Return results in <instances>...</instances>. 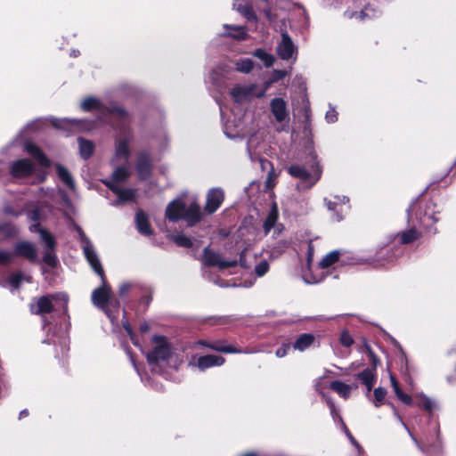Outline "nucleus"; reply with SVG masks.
Listing matches in <instances>:
<instances>
[{"mask_svg": "<svg viewBox=\"0 0 456 456\" xmlns=\"http://www.w3.org/2000/svg\"><path fill=\"white\" fill-rule=\"evenodd\" d=\"M123 327L126 330V331L127 332V334L130 336L131 339L133 340L134 339V333H133L132 328L129 325L127 321L123 322Z\"/></svg>", "mask_w": 456, "mask_h": 456, "instance_id": "obj_62", "label": "nucleus"}, {"mask_svg": "<svg viewBox=\"0 0 456 456\" xmlns=\"http://www.w3.org/2000/svg\"><path fill=\"white\" fill-rule=\"evenodd\" d=\"M340 343L346 346L350 347L354 344V339L348 331L343 330L340 334Z\"/></svg>", "mask_w": 456, "mask_h": 456, "instance_id": "obj_50", "label": "nucleus"}, {"mask_svg": "<svg viewBox=\"0 0 456 456\" xmlns=\"http://www.w3.org/2000/svg\"><path fill=\"white\" fill-rule=\"evenodd\" d=\"M22 281H23V275L21 273H14L10 274L8 277V282L14 289H17L20 288Z\"/></svg>", "mask_w": 456, "mask_h": 456, "instance_id": "obj_45", "label": "nucleus"}, {"mask_svg": "<svg viewBox=\"0 0 456 456\" xmlns=\"http://www.w3.org/2000/svg\"><path fill=\"white\" fill-rule=\"evenodd\" d=\"M303 278L306 283L314 284L321 282L324 279V274L323 273L320 275L308 274L306 271H304Z\"/></svg>", "mask_w": 456, "mask_h": 456, "instance_id": "obj_47", "label": "nucleus"}, {"mask_svg": "<svg viewBox=\"0 0 456 456\" xmlns=\"http://www.w3.org/2000/svg\"><path fill=\"white\" fill-rule=\"evenodd\" d=\"M77 142L79 146L80 156L84 159H88L94 153V144L93 143V142L84 139L82 137H79L77 139Z\"/></svg>", "mask_w": 456, "mask_h": 456, "instance_id": "obj_34", "label": "nucleus"}, {"mask_svg": "<svg viewBox=\"0 0 456 456\" xmlns=\"http://www.w3.org/2000/svg\"><path fill=\"white\" fill-rule=\"evenodd\" d=\"M286 76H287L286 70L275 69L273 71V80L274 81L283 79Z\"/></svg>", "mask_w": 456, "mask_h": 456, "instance_id": "obj_60", "label": "nucleus"}, {"mask_svg": "<svg viewBox=\"0 0 456 456\" xmlns=\"http://www.w3.org/2000/svg\"><path fill=\"white\" fill-rule=\"evenodd\" d=\"M106 186L110 188L118 197L113 205H119L128 201H132L135 197V191L133 189H124L120 184L112 182L106 183Z\"/></svg>", "mask_w": 456, "mask_h": 456, "instance_id": "obj_24", "label": "nucleus"}, {"mask_svg": "<svg viewBox=\"0 0 456 456\" xmlns=\"http://www.w3.org/2000/svg\"><path fill=\"white\" fill-rule=\"evenodd\" d=\"M417 397H418V403H417L418 406L421 407L425 411L431 412L434 409H436V403L431 398L427 396L426 395L419 394V395H418Z\"/></svg>", "mask_w": 456, "mask_h": 456, "instance_id": "obj_40", "label": "nucleus"}, {"mask_svg": "<svg viewBox=\"0 0 456 456\" xmlns=\"http://www.w3.org/2000/svg\"><path fill=\"white\" fill-rule=\"evenodd\" d=\"M68 296L65 293H55L40 297L30 305L33 314L42 315L43 328L45 329L50 322L45 316L46 314H57L64 318L68 313Z\"/></svg>", "mask_w": 456, "mask_h": 456, "instance_id": "obj_5", "label": "nucleus"}, {"mask_svg": "<svg viewBox=\"0 0 456 456\" xmlns=\"http://www.w3.org/2000/svg\"><path fill=\"white\" fill-rule=\"evenodd\" d=\"M325 119L328 123H334L338 120V112L335 109L331 108L326 112Z\"/></svg>", "mask_w": 456, "mask_h": 456, "instance_id": "obj_53", "label": "nucleus"}, {"mask_svg": "<svg viewBox=\"0 0 456 456\" xmlns=\"http://www.w3.org/2000/svg\"><path fill=\"white\" fill-rule=\"evenodd\" d=\"M330 387L337 392L341 397L346 399L349 397L352 387L339 380H334L330 384Z\"/></svg>", "mask_w": 456, "mask_h": 456, "instance_id": "obj_36", "label": "nucleus"}, {"mask_svg": "<svg viewBox=\"0 0 456 456\" xmlns=\"http://www.w3.org/2000/svg\"><path fill=\"white\" fill-rule=\"evenodd\" d=\"M288 173L294 178L300 180L297 184V189L309 190L322 177V169L318 162L317 154L314 151H310L309 160L306 165L293 164L288 167Z\"/></svg>", "mask_w": 456, "mask_h": 456, "instance_id": "obj_4", "label": "nucleus"}, {"mask_svg": "<svg viewBox=\"0 0 456 456\" xmlns=\"http://www.w3.org/2000/svg\"><path fill=\"white\" fill-rule=\"evenodd\" d=\"M55 169L61 182L69 190L74 191L76 188L75 181L70 172L62 165L56 164Z\"/></svg>", "mask_w": 456, "mask_h": 456, "instance_id": "obj_30", "label": "nucleus"}, {"mask_svg": "<svg viewBox=\"0 0 456 456\" xmlns=\"http://www.w3.org/2000/svg\"><path fill=\"white\" fill-rule=\"evenodd\" d=\"M14 254L8 250H0V265H8L13 259Z\"/></svg>", "mask_w": 456, "mask_h": 456, "instance_id": "obj_51", "label": "nucleus"}, {"mask_svg": "<svg viewBox=\"0 0 456 456\" xmlns=\"http://www.w3.org/2000/svg\"><path fill=\"white\" fill-rule=\"evenodd\" d=\"M314 342V336L310 333H303L297 337V338L293 343V348L295 350H298L303 352L309 348L312 344Z\"/></svg>", "mask_w": 456, "mask_h": 456, "instance_id": "obj_32", "label": "nucleus"}, {"mask_svg": "<svg viewBox=\"0 0 456 456\" xmlns=\"http://www.w3.org/2000/svg\"><path fill=\"white\" fill-rule=\"evenodd\" d=\"M387 395V390L381 387L374 389L375 406L379 407V403L383 402Z\"/></svg>", "mask_w": 456, "mask_h": 456, "instance_id": "obj_49", "label": "nucleus"}, {"mask_svg": "<svg viewBox=\"0 0 456 456\" xmlns=\"http://www.w3.org/2000/svg\"><path fill=\"white\" fill-rule=\"evenodd\" d=\"M254 57L263 61L266 68L272 67L275 61V58L273 54L267 53L263 48H258L252 53Z\"/></svg>", "mask_w": 456, "mask_h": 456, "instance_id": "obj_37", "label": "nucleus"}, {"mask_svg": "<svg viewBox=\"0 0 456 456\" xmlns=\"http://www.w3.org/2000/svg\"><path fill=\"white\" fill-rule=\"evenodd\" d=\"M224 28L227 31L222 37H231L235 40L243 41L248 38V29L244 26L224 24Z\"/></svg>", "mask_w": 456, "mask_h": 456, "instance_id": "obj_26", "label": "nucleus"}, {"mask_svg": "<svg viewBox=\"0 0 456 456\" xmlns=\"http://www.w3.org/2000/svg\"><path fill=\"white\" fill-rule=\"evenodd\" d=\"M43 262L49 267H55L58 264L55 249H45L43 255Z\"/></svg>", "mask_w": 456, "mask_h": 456, "instance_id": "obj_43", "label": "nucleus"}, {"mask_svg": "<svg viewBox=\"0 0 456 456\" xmlns=\"http://www.w3.org/2000/svg\"><path fill=\"white\" fill-rule=\"evenodd\" d=\"M224 200V192L221 188H212L207 194L205 211L208 214L216 212Z\"/></svg>", "mask_w": 456, "mask_h": 456, "instance_id": "obj_21", "label": "nucleus"}, {"mask_svg": "<svg viewBox=\"0 0 456 456\" xmlns=\"http://www.w3.org/2000/svg\"><path fill=\"white\" fill-rule=\"evenodd\" d=\"M397 398L402 401L403 403L407 404V405H411L412 403V399L410 395H408L407 394L403 393V391L400 392V393H397Z\"/></svg>", "mask_w": 456, "mask_h": 456, "instance_id": "obj_58", "label": "nucleus"}, {"mask_svg": "<svg viewBox=\"0 0 456 456\" xmlns=\"http://www.w3.org/2000/svg\"><path fill=\"white\" fill-rule=\"evenodd\" d=\"M281 39L276 45V53L283 61H295L297 56V46L286 30L281 33Z\"/></svg>", "mask_w": 456, "mask_h": 456, "instance_id": "obj_13", "label": "nucleus"}, {"mask_svg": "<svg viewBox=\"0 0 456 456\" xmlns=\"http://www.w3.org/2000/svg\"><path fill=\"white\" fill-rule=\"evenodd\" d=\"M152 163L151 155L146 151L137 154L136 171L141 180L149 178L151 175Z\"/></svg>", "mask_w": 456, "mask_h": 456, "instance_id": "obj_22", "label": "nucleus"}, {"mask_svg": "<svg viewBox=\"0 0 456 456\" xmlns=\"http://www.w3.org/2000/svg\"><path fill=\"white\" fill-rule=\"evenodd\" d=\"M109 112L112 121L111 126L118 134L115 142V159H120L127 163L131 156L129 145L134 140L131 117L123 108H115Z\"/></svg>", "mask_w": 456, "mask_h": 456, "instance_id": "obj_3", "label": "nucleus"}, {"mask_svg": "<svg viewBox=\"0 0 456 456\" xmlns=\"http://www.w3.org/2000/svg\"><path fill=\"white\" fill-rule=\"evenodd\" d=\"M131 288V283H128V282H124L122 284H120L119 288H118V295L120 297H124L126 292L130 289Z\"/></svg>", "mask_w": 456, "mask_h": 456, "instance_id": "obj_59", "label": "nucleus"}, {"mask_svg": "<svg viewBox=\"0 0 456 456\" xmlns=\"http://www.w3.org/2000/svg\"><path fill=\"white\" fill-rule=\"evenodd\" d=\"M342 429L345 432L346 436L348 437L350 442L353 445H354L358 450L362 449L361 445L358 444V442L354 439V437L352 436L348 428H346V424L342 422Z\"/></svg>", "mask_w": 456, "mask_h": 456, "instance_id": "obj_52", "label": "nucleus"}, {"mask_svg": "<svg viewBox=\"0 0 456 456\" xmlns=\"http://www.w3.org/2000/svg\"><path fill=\"white\" fill-rule=\"evenodd\" d=\"M269 270V263L266 260L260 261L256 266H255V273L258 277L264 276Z\"/></svg>", "mask_w": 456, "mask_h": 456, "instance_id": "obj_48", "label": "nucleus"}, {"mask_svg": "<svg viewBox=\"0 0 456 456\" xmlns=\"http://www.w3.org/2000/svg\"><path fill=\"white\" fill-rule=\"evenodd\" d=\"M115 108H120L119 106H114L111 108H102V105L99 99L95 97H87L81 102V109L85 111H90L96 110L100 112V119L102 123H109L112 125V121L110 116V110Z\"/></svg>", "mask_w": 456, "mask_h": 456, "instance_id": "obj_18", "label": "nucleus"}, {"mask_svg": "<svg viewBox=\"0 0 456 456\" xmlns=\"http://www.w3.org/2000/svg\"><path fill=\"white\" fill-rule=\"evenodd\" d=\"M15 255L24 256L31 262L37 261V251L28 241H20L15 245Z\"/></svg>", "mask_w": 456, "mask_h": 456, "instance_id": "obj_25", "label": "nucleus"}, {"mask_svg": "<svg viewBox=\"0 0 456 456\" xmlns=\"http://www.w3.org/2000/svg\"><path fill=\"white\" fill-rule=\"evenodd\" d=\"M394 415L398 419L400 424L403 427V428L408 432L409 436H411L414 444L421 452H423L428 456H436L440 453L441 444L439 440V425L437 422H434L431 424V438H427L426 443L421 444L413 436L408 426L403 420L402 417L395 411H394Z\"/></svg>", "mask_w": 456, "mask_h": 456, "instance_id": "obj_9", "label": "nucleus"}, {"mask_svg": "<svg viewBox=\"0 0 456 456\" xmlns=\"http://www.w3.org/2000/svg\"><path fill=\"white\" fill-rule=\"evenodd\" d=\"M225 362V359L220 355L207 354L200 356L199 358L191 359L188 365L191 368H198L200 370L204 371L208 368L222 366Z\"/></svg>", "mask_w": 456, "mask_h": 456, "instance_id": "obj_19", "label": "nucleus"}, {"mask_svg": "<svg viewBox=\"0 0 456 456\" xmlns=\"http://www.w3.org/2000/svg\"><path fill=\"white\" fill-rule=\"evenodd\" d=\"M432 201H425L423 200L417 199L407 209L408 223L412 227L405 232L398 233L395 236V239H398L400 244H409L419 237V232L416 230V226H423L427 230L432 232L430 221L435 224L438 222V218L435 216V212L431 211L434 207ZM433 232H436V229L433 230Z\"/></svg>", "mask_w": 456, "mask_h": 456, "instance_id": "obj_1", "label": "nucleus"}, {"mask_svg": "<svg viewBox=\"0 0 456 456\" xmlns=\"http://www.w3.org/2000/svg\"><path fill=\"white\" fill-rule=\"evenodd\" d=\"M356 377L363 385H365L367 394H369L371 391L376 380V373L374 372V370L366 368L358 373Z\"/></svg>", "mask_w": 456, "mask_h": 456, "instance_id": "obj_31", "label": "nucleus"}, {"mask_svg": "<svg viewBox=\"0 0 456 456\" xmlns=\"http://www.w3.org/2000/svg\"><path fill=\"white\" fill-rule=\"evenodd\" d=\"M270 110L278 123H283L289 118L287 102L282 98H273L270 102Z\"/></svg>", "mask_w": 456, "mask_h": 456, "instance_id": "obj_23", "label": "nucleus"}, {"mask_svg": "<svg viewBox=\"0 0 456 456\" xmlns=\"http://www.w3.org/2000/svg\"><path fill=\"white\" fill-rule=\"evenodd\" d=\"M76 231L78 235V240L80 246L82 248L84 256L87 262L89 263L94 273L100 276V278H103L104 271L102 265V263L99 259L98 254L94 248V244L90 240V239L86 235L80 226H76Z\"/></svg>", "mask_w": 456, "mask_h": 456, "instance_id": "obj_11", "label": "nucleus"}, {"mask_svg": "<svg viewBox=\"0 0 456 456\" xmlns=\"http://www.w3.org/2000/svg\"><path fill=\"white\" fill-rule=\"evenodd\" d=\"M28 217L30 221L35 222L34 224H38L37 221L40 219V210L35 208L28 212Z\"/></svg>", "mask_w": 456, "mask_h": 456, "instance_id": "obj_57", "label": "nucleus"}, {"mask_svg": "<svg viewBox=\"0 0 456 456\" xmlns=\"http://www.w3.org/2000/svg\"><path fill=\"white\" fill-rule=\"evenodd\" d=\"M278 219V212L277 209L274 208H273L268 216H266L265 222H264V230L265 234H267L274 226L275 223Z\"/></svg>", "mask_w": 456, "mask_h": 456, "instance_id": "obj_41", "label": "nucleus"}, {"mask_svg": "<svg viewBox=\"0 0 456 456\" xmlns=\"http://www.w3.org/2000/svg\"><path fill=\"white\" fill-rule=\"evenodd\" d=\"M380 12L379 10H376L375 8L371 7L370 5L365 6L363 10H362L360 12L354 13L355 17L360 20H365L372 19L377 16H379Z\"/></svg>", "mask_w": 456, "mask_h": 456, "instance_id": "obj_42", "label": "nucleus"}, {"mask_svg": "<svg viewBox=\"0 0 456 456\" xmlns=\"http://www.w3.org/2000/svg\"><path fill=\"white\" fill-rule=\"evenodd\" d=\"M306 268L310 270V265L314 256V246L312 242H309L307 245V254H306Z\"/></svg>", "mask_w": 456, "mask_h": 456, "instance_id": "obj_54", "label": "nucleus"}, {"mask_svg": "<svg viewBox=\"0 0 456 456\" xmlns=\"http://www.w3.org/2000/svg\"><path fill=\"white\" fill-rule=\"evenodd\" d=\"M29 231L31 232H38L40 234V238L45 244L46 249H55L57 243L53 235L47 230L40 227L39 224H30Z\"/></svg>", "mask_w": 456, "mask_h": 456, "instance_id": "obj_27", "label": "nucleus"}, {"mask_svg": "<svg viewBox=\"0 0 456 456\" xmlns=\"http://www.w3.org/2000/svg\"><path fill=\"white\" fill-rule=\"evenodd\" d=\"M48 120L53 127L68 132L91 128V126L87 125L86 121L82 119L50 117Z\"/></svg>", "mask_w": 456, "mask_h": 456, "instance_id": "obj_16", "label": "nucleus"}, {"mask_svg": "<svg viewBox=\"0 0 456 456\" xmlns=\"http://www.w3.org/2000/svg\"><path fill=\"white\" fill-rule=\"evenodd\" d=\"M129 176V172L126 167H118L112 173L110 179H106L103 181V183L106 185V183L112 182L116 184H120L121 182H124Z\"/></svg>", "mask_w": 456, "mask_h": 456, "instance_id": "obj_35", "label": "nucleus"}, {"mask_svg": "<svg viewBox=\"0 0 456 456\" xmlns=\"http://www.w3.org/2000/svg\"><path fill=\"white\" fill-rule=\"evenodd\" d=\"M289 348V344L281 345L275 352L276 356L279 358L284 357L285 355H287Z\"/></svg>", "mask_w": 456, "mask_h": 456, "instance_id": "obj_55", "label": "nucleus"}, {"mask_svg": "<svg viewBox=\"0 0 456 456\" xmlns=\"http://www.w3.org/2000/svg\"><path fill=\"white\" fill-rule=\"evenodd\" d=\"M135 225L138 232L144 236H150L152 234V229L149 222L147 215L138 210L135 215Z\"/></svg>", "mask_w": 456, "mask_h": 456, "instance_id": "obj_29", "label": "nucleus"}, {"mask_svg": "<svg viewBox=\"0 0 456 456\" xmlns=\"http://www.w3.org/2000/svg\"><path fill=\"white\" fill-rule=\"evenodd\" d=\"M382 249L383 248L381 247L377 249L375 253H370L366 256L353 252L333 250L323 256L319 263V268L325 270L330 267L339 260L340 256L343 257L342 262L350 265L377 264L379 265H385L386 264L393 262L402 254V250L396 248L395 246L387 251L386 258H383L381 256Z\"/></svg>", "mask_w": 456, "mask_h": 456, "instance_id": "obj_2", "label": "nucleus"}, {"mask_svg": "<svg viewBox=\"0 0 456 456\" xmlns=\"http://www.w3.org/2000/svg\"><path fill=\"white\" fill-rule=\"evenodd\" d=\"M369 356H370V365H371L370 369L374 370V372L376 373V368L379 364V360L371 350H369Z\"/></svg>", "mask_w": 456, "mask_h": 456, "instance_id": "obj_56", "label": "nucleus"}, {"mask_svg": "<svg viewBox=\"0 0 456 456\" xmlns=\"http://www.w3.org/2000/svg\"><path fill=\"white\" fill-rule=\"evenodd\" d=\"M165 216L170 222H177L183 219L189 226H192L200 222L201 210L197 203L193 202L189 207H186L181 199H175L167 206Z\"/></svg>", "mask_w": 456, "mask_h": 456, "instance_id": "obj_7", "label": "nucleus"}, {"mask_svg": "<svg viewBox=\"0 0 456 456\" xmlns=\"http://www.w3.org/2000/svg\"><path fill=\"white\" fill-rule=\"evenodd\" d=\"M325 402L330 408V414H331L334 421H337V419H338L340 422V424L342 425V422H344V421H343L341 416L339 415L338 411H337L335 403H333L331 398L326 397Z\"/></svg>", "mask_w": 456, "mask_h": 456, "instance_id": "obj_46", "label": "nucleus"}, {"mask_svg": "<svg viewBox=\"0 0 456 456\" xmlns=\"http://www.w3.org/2000/svg\"><path fill=\"white\" fill-rule=\"evenodd\" d=\"M102 284L92 293L94 305L105 313L112 323L117 320V314L119 309V301L111 292L110 285L106 281L105 275L101 278Z\"/></svg>", "mask_w": 456, "mask_h": 456, "instance_id": "obj_6", "label": "nucleus"}, {"mask_svg": "<svg viewBox=\"0 0 456 456\" xmlns=\"http://www.w3.org/2000/svg\"><path fill=\"white\" fill-rule=\"evenodd\" d=\"M265 146L262 135L254 134L248 138L247 142L248 157L252 162H259L262 167H265V164L269 163L262 156V153L265 151Z\"/></svg>", "mask_w": 456, "mask_h": 456, "instance_id": "obj_14", "label": "nucleus"}, {"mask_svg": "<svg viewBox=\"0 0 456 456\" xmlns=\"http://www.w3.org/2000/svg\"><path fill=\"white\" fill-rule=\"evenodd\" d=\"M168 139L166 134H163V139L159 142V149L164 150L167 144Z\"/></svg>", "mask_w": 456, "mask_h": 456, "instance_id": "obj_63", "label": "nucleus"}, {"mask_svg": "<svg viewBox=\"0 0 456 456\" xmlns=\"http://www.w3.org/2000/svg\"><path fill=\"white\" fill-rule=\"evenodd\" d=\"M172 240L179 247L191 248L193 242L190 237L185 236L183 233L172 235Z\"/></svg>", "mask_w": 456, "mask_h": 456, "instance_id": "obj_44", "label": "nucleus"}, {"mask_svg": "<svg viewBox=\"0 0 456 456\" xmlns=\"http://www.w3.org/2000/svg\"><path fill=\"white\" fill-rule=\"evenodd\" d=\"M154 347L147 354V361L152 365V370L156 371L155 366L170 365L173 359L171 347L167 340L159 336H154L152 338Z\"/></svg>", "mask_w": 456, "mask_h": 456, "instance_id": "obj_10", "label": "nucleus"}, {"mask_svg": "<svg viewBox=\"0 0 456 456\" xmlns=\"http://www.w3.org/2000/svg\"><path fill=\"white\" fill-rule=\"evenodd\" d=\"M323 379H324V378H320V379L316 381V383H315L314 387H315V390H316L317 392H319V393L322 395V397L324 398V400H326V397H329V396H328V395H326L322 392V380H323Z\"/></svg>", "mask_w": 456, "mask_h": 456, "instance_id": "obj_61", "label": "nucleus"}, {"mask_svg": "<svg viewBox=\"0 0 456 456\" xmlns=\"http://www.w3.org/2000/svg\"><path fill=\"white\" fill-rule=\"evenodd\" d=\"M237 71L248 74L254 68V61L249 58L239 59L234 62Z\"/></svg>", "mask_w": 456, "mask_h": 456, "instance_id": "obj_38", "label": "nucleus"}, {"mask_svg": "<svg viewBox=\"0 0 456 456\" xmlns=\"http://www.w3.org/2000/svg\"><path fill=\"white\" fill-rule=\"evenodd\" d=\"M203 264L207 266H217L220 270L237 265V260H223L221 255L206 247L203 251Z\"/></svg>", "mask_w": 456, "mask_h": 456, "instance_id": "obj_17", "label": "nucleus"}, {"mask_svg": "<svg viewBox=\"0 0 456 456\" xmlns=\"http://www.w3.org/2000/svg\"><path fill=\"white\" fill-rule=\"evenodd\" d=\"M268 85L262 87L256 84H238L232 88L230 94L236 103H244L264 97Z\"/></svg>", "mask_w": 456, "mask_h": 456, "instance_id": "obj_12", "label": "nucleus"}, {"mask_svg": "<svg viewBox=\"0 0 456 456\" xmlns=\"http://www.w3.org/2000/svg\"><path fill=\"white\" fill-rule=\"evenodd\" d=\"M208 348L212 349L216 352L225 353V354H251V353H253V351H250V350L243 351V350L236 348L231 345H227L224 340L211 341V343L209 345H208Z\"/></svg>", "mask_w": 456, "mask_h": 456, "instance_id": "obj_28", "label": "nucleus"}, {"mask_svg": "<svg viewBox=\"0 0 456 456\" xmlns=\"http://www.w3.org/2000/svg\"><path fill=\"white\" fill-rule=\"evenodd\" d=\"M44 125V120L41 118L35 119L33 121L28 122L17 134L15 139L10 143L8 147H14L18 144H21L24 151L32 156L39 165L42 167H49L50 166V160L45 155V153L41 151L39 147L32 143L31 142L26 140L24 138V134L27 132H34L42 127Z\"/></svg>", "mask_w": 456, "mask_h": 456, "instance_id": "obj_8", "label": "nucleus"}, {"mask_svg": "<svg viewBox=\"0 0 456 456\" xmlns=\"http://www.w3.org/2000/svg\"><path fill=\"white\" fill-rule=\"evenodd\" d=\"M324 201L328 209L333 212L332 220L336 222L342 221L350 209L349 199L346 196H335L334 200L325 199Z\"/></svg>", "mask_w": 456, "mask_h": 456, "instance_id": "obj_15", "label": "nucleus"}, {"mask_svg": "<svg viewBox=\"0 0 456 456\" xmlns=\"http://www.w3.org/2000/svg\"><path fill=\"white\" fill-rule=\"evenodd\" d=\"M139 330L142 333H146L150 330V326L147 322H143L140 325Z\"/></svg>", "mask_w": 456, "mask_h": 456, "instance_id": "obj_64", "label": "nucleus"}, {"mask_svg": "<svg viewBox=\"0 0 456 456\" xmlns=\"http://www.w3.org/2000/svg\"><path fill=\"white\" fill-rule=\"evenodd\" d=\"M35 165L28 159H20L12 161L10 165V174L14 178H24L32 175Z\"/></svg>", "mask_w": 456, "mask_h": 456, "instance_id": "obj_20", "label": "nucleus"}, {"mask_svg": "<svg viewBox=\"0 0 456 456\" xmlns=\"http://www.w3.org/2000/svg\"><path fill=\"white\" fill-rule=\"evenodd\" d=\"M16 226L10 223L0 224V236L2 239L12 238L18 234Z\"/></svg>", "mask_w": 456, "mask_h": 456, "instance_id": "obj_39", "label": "nucleus"}, {"mask_svg": "<svg viewBox=\"0 0 456 456\" xmlns=\"http://www.w3.org/2000/svg\"><path fill=\"white\" fill-rule=\"evenodd\" d=\"M233 9L237 10L244 18L248 21H256L257 16L256 15L253 7L250 4H238V0H233Z\"/></svg>", "mask_w": 456, "mask_h": 456, "instance_id": "obj_33", "label": "nucleus"}]
</instances>
